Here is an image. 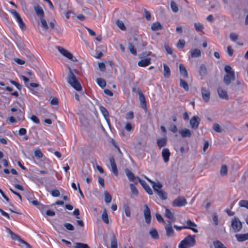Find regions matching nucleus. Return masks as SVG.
<instances>
[{
	"label": "nucleus",
	"mask_w": 248,
	"mask_h": 248,
	"mask_svg": "<svg viewBox=\"0 0 248 248\" xmlns=\"http://www.w3.org/2000/svg\"><path fill=\"white\" fill-rule=\"evenodd\" d=\"M67 82L77 91H80L82 90L80 82L70 67L67 76Z\"/></svg>",
	"instance_id": "f257e3e1"
},
{
	"label": "nucleus",
	"mask_w": 248,
	"mask_h": 248,
	"mask_svg": "<svg viewBox=\"0 0 248 248\" xmlns=\"http://www.w3.org/2000/svg\"><path fill=\"white\" fill-rule=\"evenodd\" d=\"M224 71L226 74L223 77V82L226 86H229L231 84L232 81H234L235 79V72L229 65L225 66Z\"/></svg>",
	"instance_id": "f03ea898"
},
{
	"label": "nucleus",
	"mask_w": 248,
	"mask_h": 248,
	"mask_svg": "<svg viewBox=\"0 0 248 248\" xmlns=\"http://www.w3.org/2000/svg\"><path fill=\"white\" fill-rule=\"evenodd\" d=\"M196 236L195 235H188L178 245L179 248H189L196 244Z\"/></svg>",
	"instance_id": "7ed1b4c3"
},
{
	"label": "nucleus",
	"mask_w": 248,
	"mask_h": 248,
	"mask_svg": "<svg viewBox=\"0 0 248 248\" xmlns=\"http://www.w3.org/2000/svg\"><path fill=\"white\" fill-rule=\"evenodd\" d=\"M57 49L59 51L64 57H66L68 59L73 61L77 62V59L74 57L72 53H71L67 50L64 49L62 46H57Z\"/></svg>",
	"instance_id": "20e7f679"
},
{
	"label": "nucleus",
	"mask_w": 248,
	"mask_h": 248,
	"mask_svg": "<svg viewBox=\"0 0 248 248\" xmlns=\"http://www.w3.org/2000/svg\"><path fill=\"white\" fill-rule=\"evenodd\" d=\"M11 13L15 17L16 21L18 22L19 27L23 31L26 30V26L21 18L20 15L15 10H12Z\"/></svg>",
	"instance_id": "39448f33"
},
{
	"label": "nucleus",
	"mask_w": 248,
	"mask_h": 248,
	"mask_svg": "<svg viewBox=\"0 0 248 248\" xmlns=\"http://www.w3.org/2000/svg\"><path fill=\"white\" fill-rule=\"evenodd\" d=\"M231 226L234 232H239L242 227L241 222L236 217H234L232 219Z\"/></svg>",
	"instance_id": "423d86ee"
},
{
	"label": "nucleus",
	"mask_w": 248,
	"mask_h": 248,
	"mask_svg": "<svg viewBox=\"0 0 248 248\" xmlns=\"http://www.w3.org/2000/svg\"><path fill=\"white\" fill-rule=\"evenodd\" d=\"M144 209L143 210V215L145 218V222L147 224H150L151 222V211L148 205L145 204L144 205Z\"/></svg>",
	"instance_id": "0eeeda50"
},
{
	"label": "nucleus",
	"mask_w": 248,
	"mask_h": 248,
	"mask_svg": "<svg viewBox=\"0 0 248 248\" xmlns=\"http://www.w3.org/2000/svg\"><path fill=\"white\" fill-rule=\"evenodd\" d=\"M187 203V202L185 198L179 197L175 199L172 203L173 207H181L185 206Z\"/></svg>",
	"instance_id": "6e6552de"
},
{
	"label": "nucleus",
	"mask_w": 248,
	"mask_h": 248,
	"mask_svg": "<svg viewBox=\"0 0 248 248\" xmlns=\"http://www.w3.org/2000/svg\"><path fill=\"white\" fill-rule=\"evenodd\" d=\"M201 122V119L198 116L192 117L190 120V125L191 128L196 129L199 127Z\"/></svg>",
	"instance_id": "1a4fd4ad"
},
{
	"label": "nucleus",
	"mask_w": 248,
	"mask_h": 248,
	"mask_svg": "<svg viewBox=\"0 0 248 248\" xmlns=\"http://www.w3.org/2000/svg\"><path fill=\"white\" fill-rule=\"evenodd\" d=\"M124 171L126 176L130 181L133 182L135 184H138V181L136 177L130 170L126 168L125 169Z\"/></svg>",
	"instance_id": "9d476101"
},
{
	"label": "nucleus",
	"mask_w": 248,
	"mask_h": 248,
	"mask_svg": "<svg viewBox=\"0 0 248 248\" xmlns=\"http://www.w3.org/2000/svg\"><path fill=\"white\" fill-rule=\"evenodd\" d=\"M217 92L220 98L227 100L229 99V96L227 94V91L222 87H218L217 89Z\"/></svg>",
	"instance_id": "9b49d317"
},
{
	"label": "nucleus",
	"mask_w": 248,
	"mask_h": 248,
	"mask_svg": "<svg viewBox=\"0 0 248 248\" xmlns=\"http://www.w3.org/2000/svg\"><path fill=\"white\" fill-rule=\"evenodd\" d=\"M109 161L111 167V171L115 176L118 175V171L117 168V166L115 163L114 158L112 156L109 158Z\"/></svg>",
	"instance_id": "f8f14e48"
},
{
	"label": "nucleus",
	"mask_w": 248,
	"mask_h": 248,
	"mask_svg": "<svg viewBox=\"0 0 248 248\" xmlns=\"http://www.w3.org/2000/svg\"><path fill=\"white\" fill-rule=\"evenodd\" d=\"M162 156L165 163L169 162L170 155V152L168 148H164L162 151Z\"/></svg>",
	"instance_id": "ddd939ff"
},
{
	"label": "nucleus",
	"mask_w": 248,
	"mask_h": 248,
	"mask_svg": "<svg viewBox=\"0 0 248 248\" xmlns=\"http://www.w3.org/2000/svg\"><path fill=\"white\" fill-rule=\"evenodd\" d=\"M138 179L139 182L141 184V185L142 186V187L144 188V189L145 190V191L149 195H152L153 194L152 190L150 188V187L148 185V184L146 183V182L144 180H141L139 178H138Z\"/></svg>",
	"instance_id": "4468645a"
},
{
	"label": "nucleus",
	"mask_w": 248,
	"mask_h": 248,
	"mask_svg": "<svg viewBox=\"0 0 248 248\" xmlns=\"http://www.w3.org/2000/svg\"><path fill=\"white\" fill-rule=\"evenodd\" d=\"M202 97L203 100L205 102H207L210 98V93L204 88H202L201 89Z\"/></svg>",
	"instance_id": "2eb2a0df"
},
{
	"label": "nucleus",
	"mask_w": 248,
	"mask_h": 248,
	"mask_svg": "<svg viewBox=\"0 0 248 248\" xmlns=\"http://www.w3.org/2000/svg\"><path fill=\"white\" fill-rule=\"evenodd\" d=\"M179 132L183 138H190L192 135L191 131L187 128L181 129L179 131Z\"/></svg>",
	"instance_id": "dca6fc26"
},
{
	"label": "nucleus",
	"mask_w": 248,
	"mask_h": 248,
	"mask_svg": "<svg viewBox=\"0 0 248 248\" xmlns=\"http://www.w3.org/2000/svg\"><path fill=\"white\" fill-rule=\"evenodd\" d=\"M165 216L166 217L174 222L176 220V218L174 217V212H171L170 209L167 208H165Z\"/></svg>",
	"instance_id": "f3484780"
},
{
	"label": "nucleus",
	"mask_w": 248,
	"mask_h": 248,
	"mask_svg": "<svg viewBox=\"0 0 248 248\" xmlns=\"http://www.w3.org/2000/svg\"><path fill=\"white\" fill-rule=\"evenodd\" d=\"M169 224L166 225L165 227L166 235L168 237H171L174 235V231L171 226V224L170 221H168Z\"/></svg>",
	"instance_id": "a211bd4d"
},
{
	"label": "nucleus",
	"mask_w": 248,
	"mask_h": 248,
	"mask_svg": "<svg viewBox=\"0 0 248 248\" xmlns=\"http://www.w3.org/2000/svg\"><path fill=\"white\" fill-rule=\"evenodd\" d=\"M167 138H161L157 140L156 144L159 149L165 147L167 144Z\"/></svg>",
	"instance_id": "6ab92c4d"
},
{
	"label": "nucleus",
	"mask_w": 248,
	"mask_h": 248,
	"mask_svg": "<svg viewBox=\"0 0 248 248\" xmlns=\"http://www.w3.org/2000/svg\"><path fill=\"white\" fill-rule=\"evenodd\" d=\"M99 109L103 115L104 116L105 119L108 124L109 123V115L108 111L107 109L104 107L101 106L99 107Z\"/></svg>",
	"instance_id": "aec40b11"
},
{
	"label": "nucleus",
	"mask_w": 248,
	"mask_h": 248,
	"mask_svg": "<svg viewBox=\"0 0 248 248\" xmlns=\"http://www.w3.org/2000/svg\"><path fill=\"white\" fill-rule=\"evenodd\" d=\"M139 99L140 100V104L142 108L146 109V103L145 100V97L144 94L141 91H139Z\"/></svg>",
	"instance_id": "412c9836"
},
{
	"label": "nucleus",
	"mask_w": 248,
	"mask_h": 248,
	"mask_svg": "<svg viewBox=\"0 0 248 248\" xmlns=\"http://www.w3.org/2000/svg\"><path fill=\"white\" fill-rule=\"evenodd\" d=\"M151 63V58L142 59L138 62V65L140 67H145Z\"/></svg>",
	"instance_id": "4be33fe9"
},
{
	"label": "nucleus",
	"mask_w": 248,
	"mask_h": 248,
	"mask_svg": "<svg viewBox=\"0 0 248 248\" xmlns=\"http://www.w3.org/2000/svg\"><path fill=\"white\" fill-rule=\"evenodd\" d=\"M179 70H180V74L184 78H187L188 77L187 71L184 64H179Z\"/></svg>",
	"instance_id": "5701e85b"
},
{
	"label": "nucleus",
	"mask_w": 248,
	"mask_h": 248,
	"mask_svg": "<svg viewBox=\"0 0 248 248\" xmlns=\"http://www.w3.org/2000/svg\"><path fill=\"white\" fill-rule=\"evenodd\" d=\"M34 10L36 15L40 17H44V12L42 8L39 5L34 6Z\"/></svg>",
	"instance_id": "b1692460"
},
{
	"label": "nucleus",
	"mask_w": 248,
	"mask_h": 248,
	"mask_svg": "<svg viewBox=\"0 0 248 248\" xmlns=\"http://www.w3.org/2000/svg\"><path fill=\"white\" fill-rule=\"evenodd\" d=\"M151 184L152 185L154 190L155 192L160 190V189H161L163 186L162 184L159 181H157L156 182L153 181V183H152Z\"/></svg>",
	"instance_id": "393cba45"
},
{
	"label": "nucleus",
	"mask_w": 248,
	"mask_h": 248,
	"mask_svg": "<svg viewBox=\"0 0 248 248\" xmlns=\"http://www.w3.org/2000/svg\"><path fill=\"white\" fill-rule=\"evenodd\" d=\"M235 237L238 241L243 242L248 239V234H236Z\"/></svg>",
	"instance_id": "a878e982"
},
{
	"label": "nucleus",
	"mask_w": 248,
	"mask_h": 248,
	"mask_svg": "<svg viewBox=\"0 0 248 248\" xmlns=\"http://www.w3.org/2000/svg\"><path fill=\"white\" fill-rule=\"evenodd\" d=\"M190 52L192 58H198L201 55V50L197 48L191 50Z\"/></svg>",
	"instance_id": "bb28decb"
},
{
	"label": "nucleus",
	"mask_w": 248,
	"mask_h": 248,
	"mask_svg": "<svg viewBox=\"0 0 248 248\" xmlns=\"http://www.w3.org/2000/svg\"><path fill=\"white\" fill-rule=\"evenodd\" d=\"M162 29V26L159 22H154L151 25V29L154 31L160 30Z\"/></svg>",
	"instance_id": "cd10ccee"
},
{
	"label": "nucleus",
	"mask_w": 248,
	"mask_h": 248,
	"mask_svg": "<svg viewBox=\"0 0 248 248\" xmlns=\"http://www.w3.org/2000/svg\"><path fill=\"white\" fill-rule=\"evenodd\" d=\"M70 248H90V247L87 244L76 242L74 246H71Z\"/></svg>",
	"instance_id": "c85d7f7f"
},
{
	"label": "nucleus",
	"mask_w": 248,
	"mask_h": 248,
	"mask_svg": "<svg viewBox=\"0 0 248 248\" xmlns=\"http://www.w3.org/2000/svg\"><path fill=\"white\" fill-rule=\"evenodd\" d=\"M164 73L163 75L165 78H169L170 76V70L169 67L166 64H163Z\"/></svg>",
	"instance_id": "c756f323"
},
{
	"label": "nucleus",
	"mask_w": 248,
	"mask_h": 248,
	"mask_svg": "<svg viewBox=\"0 0 248 248\" xmlns=\"http://www.w3.org/2000/svg\"><path fill=\"white\" fill-rule=\"evenodd\" d=\"M24 109L23 108L19 109L17 111V118L19 121H23L24 120Z\"/></svg>",
	"instance_id": "7c9ffc66"
},
{
	"label": "nucleus",
	"mask_w": 248,
	"mask_h": 248,
	"mask_svg": "<svg viewBox=\"0 0 248 248\" xmlns=\"http://www.w3.org/2000/svg\"><path fill=\"white\" fill-rule=\"evenodd\" d=\"M102 219L106 224H108L109 223V219L107 214V211L105 208L104 209L103 213L102 214Z\"/></svg>",
	"instance_id": "2f4dec72"
},
{
	"label": "nucleus",
	"mask_w": 248,
	"mask_h": 248,
	"mask_svg": "<svg viewBox=\"0 0 248 248\" xmlns=\"http://www.w3.org/2000/svg\"><path fill=\"white\" fill-rule=\"evenodd\" d=\"M200 75L204 77L207 74V68L204 64H201L199 70Z\"/></svg>",
	"instance_id": "473e14b6"
},
{
	"label": "nucleus",
	"mask_w": 248,
	"mask_h": 248,
	"mask_svg": "<svg viewBox=\"0 0 248 248\" xmlns=\"http://www.w3.org/2000/svg\"><path fill=\"white\" fill-rule=\"evenodd\" d=\"M152 238L157 239L159 238V234L157 230L155 228H152L149 232Z\"/></svg>",
	"instance_id": "72a5a7b5"
},
{
	"label": "nucleus",
	"mask_w": 248,
	"mask_h": 248,
	"mask_svg": "<svg viewBox=\"0 0 248 248\" xmlns=\"http://www.w3.org/2000/svg\"><path fill=\"white\" fill-rule=\"evenodd\" d=\"M173 227L177 231H180V230H181L183 229H189L192 230L195 232H198V230L197 229H195V228H192V227H190L178 226L176 225H174Z\"/></svg>",
	"instance_id": "f704fd0d"
},
{
	"label": "nucleus",
	"mask_w": 248,
	"mask_h": 248,
	"mask_svg": "<svg viewBox=\"0 0 248 248\" xmlns=\"http://www.w3.org/2000/svg\"><path fill=\"white\" fill-rule=\"evenodd\" d=\"M180 86L186 91H188L189 90V86L187 83L182 78L180 79Z\"/></svg>",
	"instance_id": "c9c22d12"
},
{
	"label": "nucleus",
	"mask_w": 248,
	"mask_h": 248,
	"mask_svg": "<svg viewBox=\"0 0 248 248\" xmlns=\"http://www.w3.org/2000/svg\"><path fill=\"white\" fill-rule=\"evenodd\" d=\"M156 193L158 195V196L160 197V198L162 200H165L167 199V193L163 190L162 189H160V190L157 191L156 192Z\"/></svg>",
	"instance_id": "e433bc0d"
},
{
	"label": "nucleus",
	"mask_w": 248,
	"mask_h": 248,
	"mask_svg": "<svg viewBox=\"0 0 248 248\" xmlns=\"http://www.w3.org/2000/svg\"><path fill=\"white\" fill-rule=\"evenodd\" d=\"M117 240L115 236L113 234L111 239L110 248H117Z\"/></svg>",
	"instance_id": "4c0bfd02"
},
{
	"label": "nucleus",
	"mask_w": 248,
	"mask_h": 248,
	"mask_svg": "<svg viewBox=\"0 0 248 248\" xmlns=\"http://www.w3.org/2000/svg\"><path fill=\"white\" fill-rule=\"evenodd\" d=\"M128 48L130 52L134 56L137 55V49L134 46L131 42L128 43Z\"/></svg>",
	"instance_id": "58836bf2"
},
{
	"label": "nucleus",
	"mask_w": 248,
	"mask_h": 248,
	"mask_svg": "<svg viewBox=\"0 0 248 248\" xmlns=\"http://www.w3.org/2000/svg\"><path fill=\"white\" fill-rule=\"evenodd\" d=\"M104 196H105V202L107 203H108L111 202L112 200V197L108 192V191H105L104 192Z\"/></svg>",
	"instance_id": "ea45409f"
},
{
	"label": "nucleus",
	"mask_w": 248,
	"mask_h": 248,
	"mask_svg": "<svg viewBox=\"0 0 248 248\" xmlns=\"http://www.w3.org/2000/svg\"><path fill=\"white\" fill-rule=\"evenodd\" d=\"M220 173L221 176L226 175L228 173V167L227 165H223L221 166L220 170Z\"/></svg>",
	"instance_id": "a19ab883"
},
{
	"label": "nucleus",
	"mask_w": 248,
	"mask_h": 248,
	"mask_svg": "<svg viewBox=\"0 0 248 248\" xmlns=\"http://www.w3.org/2000/svg\"><path fill=\"white\" fill-rule=\"evenodd\" d=\"M215 248H227L219 240L213 242Z\"/></svg>",
	"instance_id": "79ce46f5"
},
{
	"label": "nucleus",
	"mask_w": 248,
	"mask_h": 248,
	"mask_svg": "<svg viewBox=\"0 0 248 248\" xmlns=\"http://www.w3.org/2000/svg\"><path fill=\"white\" fill-rule=\"evenodd\" d=\"M194 27L197 31H201L202 33H203V32L202 31V30L203 29V26L202 24H201L200 23H194Z\"/></svg>",
	"instance_id": "37998d69"
},
{
	"label": "nucleus",
	"mask_w": 248,
	"mask_h": 248,
	"mask_svg": "<svg viewBox=\"0 0 248 248\" xmlns=\"http://www.w3.org/2000/svg\"><path fill=\"white\" fill-rule=\"evenodd\" d=\"M96 81L99 86H100L101 88H104L106 85V82L105 80L101 78H97L96 79Z\"/></svg>",
	"instance_id": "c03bdc74"
},
{
	"label": "nucleus",
	"mask_w": 248,
	"mask_h": 248,
	"mask_svg": "<svg viewBox=\"0 0 248 248\" xmlns=\"http://www.w3.org/2000/svg\"><path fill=\"white\" fill-rule=\"evenodd\" d=\"M170 7L172 11L174 13H177L179 10L176 3L174 1H171L170 2Z\"/></svg>",
	"instance_id": "a18cd8bd"
},
{
	"label": "nucleus",
	"mask_w": 248,
	"mask_h": 248,
	"mask_svg": "<svg viewBox=\"0 0 248 248\" xmlns=\"http://www.w3.org/2000/svg\"><path fill=\"white\" fill-rule=\"evenodd\" d=\"M213 128L214 130V131L217 133H221L222 131V129L220 126V125L217 123H215L213 124Z\"/></svg>",
	"instance_id": "49530a36"
},
{
	"label": "nucleus",
	"mask_w": 248,
	"mask_h": 248,
	"mask_svg": "<svg viewBox=\"0 0 248 248\" xmlns=\"http://www.w3.org/2000/svg\"><path fill=\"white\" fill-rule=\"evenodd\" d=\"M130 187L132 194H133L135 195H137L138 194V191L135 186V184H131L130 185Z\"/></svg>",
	"instance_id": "de8ad7c7"
},
{
	"label": "nucleus",
	"mask_w": 248,
	"mask_h": 248,
	"mask_svg": "<svg viewBox=\"0 0 248 248\" xmlns=\"http://www.w3.org/2000/svg\"><path fill=\"white\" fill-rule=\"evenodd\" d=\"M239 205L241 207H244L248 209V200H241L239 202Z\"/></svg>",
	"instance_id": "09e8293b"
},
{
	"label": "nucleus",
	"mask_w": 248,
	"mask_h": 248,
	"mask_svg": "<svg viewBox=\"0 0 248 248\" xmlns=\"http://www.w3.org/2000/svg\"><path fill=\"white\" fill-rule=\"evenodd\" d=\"M117 25L119 27V28L125 31L126 30V27H125L123 22L121 20H118L117 22Z\"/></svg>",
	"instance_id": "8fccbe9b"
},
{
	"label": "nucleus",
	"mask_w": 248,
	"mask_h": 248,
	"mask_svg": "<svg viewBox=\"0 0 248 248\" xmlns=\"http://www.w3.org/2000/svg\"><path fill=\"white\" fill-rule=\"evenodd\" d=\"M40 21L42 27L45 29V30H47L48 29V26L47 24L46 20L44 18V17H40Z\"/></svg>",
	"instance_id": "3c124183"
},
{
	"label": "nucleus",
	"mask_w": 248,
	"mask_h": 248,
	"mask_svg": "<svg viewBox=\"0 0 248 248\" xmlns=\"http://www.w3.org/2000/svg\"><path fill=\"white\" fill-rule=\"evenodd\" d=\"M124 128L126 131L128 132H132L134 130V127L129 123H128L126 124Z\"/></svg>",
	"instance_id": "603ef678"
},
{
	"label": "nucleus",
	"mask_w": 248,
	"mask_h": 248,
	"mask_svg": "<svg viewBox=\"0 0 248 248\" xmlns=\"http://www.w3.org/2000/svg\"><path fill=\"white\" fill-rule=\"evenodd\" d=\"M63 225L67 230L74 231L75 229L74 226L69 223H65Z\"/></svg>",
	"instance_id": "864d4df0"
},
{
	"label": "nucleus",
	"mask_w": 248,
	"mask_h": 248,
	"mask_svg": "<svg viewBox=\"0 0 248 248\" xmlns=\"http://www.w3.org/2000/svg\"><path fill=\"white\" fill-rule=\"evenodd\" d=\"M185 45V41L184 40H179L177 44V46L180 48H183Z\"/></svg>",
	"instance_id": "5fc2aeb1"
},
{
	"label": "nucleus",
	"mask_w": 248,
	"mask_h": 248,
	"mask_svg": "<svg viewBox=\"0 0 248 248\" xmlns=\"http://www.w3.org/2000/svg\"><path fill=\"white\" fill-rule=\"evenodd\" d=\"M51 194L52 196L55 197H59L60 195V191L58 189H54L51 191Z\"/></svg>",
	"instance_id": "6e6d98bb"
},
{
	"label": "nucleus",
	"mask_w": 248,
	"mask_h": 248,
	"mask_svg": "<svg viewBox=\"0 0 248 248\" xmlns=\"http://www.w3.org/2000/svg\"><path fill=\"white\" fill-rule=\"evenodd\" d=\"M34 155L36 157L38 158H41L43 157V154L40 150H35L34 151Z\"/></svg>",
	"instance_id": "4d7b16f0"
},
{
	"label": "nucleus",
	"mask_w": 248,
	"mask_h": 248,
	"mask_svg": "<svg viewBox=\"0 0 248 248\" xmlns=\"http://www.w3.org/2000/svg\"><path fill=\"white\" fill-rule=\"evenodd\" d=\"M230 37L232 41L235 42L238 39V35L234 33H231Z\"/></svg>",
	"instance_id": "13d9d810"
},
{
	"label": "nucleus",
	"mask_w": 248,
	"mask_h": 248,
	"mask_svg": "<svg viewBox=\"0 0 248 248\" xmlns=\"http://www.w3.org/2000/svg\"><path fill=\"white\" fill-rule=\"evenodd\" d=\"M144 16L147 20H150L151 18V14L146 9H144Z\"/></svg>",
	"instance_id": "bf43d9fd"
},
{
	"label": "nucleus",
	"mask_w": 248,
	"mask_h": 248,
	"mask_svg": "<svg viewBox=\"0 0 248 248\" xmlns=\"http://www.w3.org/2000/svg\"><path fill=\"white\" fill-rule=\"evenodd\" d=\"M10 83L11 84H12L13 85H15L18 90H20L22 88V86L19 84L18 83V82L14 81V80H11L10 81Z\"/></svg>",
	"instance_id": "052dcab7"
},
{
	"label": "nucleus",
	"mask_w": 248,
	"mask_h": 248,
	"mask_svg": "<svg viewBox=\"0 0 248 248\" xmlns=\"http://www.w3.org/2000/svg\"><path fill=\"white\" fill-rule=\"evenodd\" d=\"M26 197L27 199L28 200V201L30 202H31L32 201V199H33L34 196L32 195V194H31L30 192H28L26 194Z\"/></svg>",
	"instance_id": "680f3d73"
},
{
	"label": "nucleus",
	"mask_w": 248,
	"mask_h": 248,
	"mask_svg": "<svg viewBox=\"0 0 248 248\" xmlns=\"http://www.w3.org/2000/svg\"><path fill=\"white\" fill-rule=\"evenodd\" d=\"M124 212L125 214V215L128 217H130L131 216V212H130V209L129 206H126L124 207Z\"/></svg>",
	"instance_id": "e2e57ef3"
},
{
	"label": "nucleus",
	"mask_w": 248,
	"mask_h": 248,
	"mask_svg": "<svg viewBox=\"0 0 248 248\" xmlns=\"http://www.w3.org/2000/svg\"><path fill=\"white\" fill-rule=\"evenodd\" d=\"M155 216H156V218L158 222H162L163 223H165L164 219L163 218V217H162V216H161L160 214L156 213L155 215Z\"/></svg>",
	"instance_id": "0e129e2a"
},
{
	"label": "nucleus",
	"mask_w": 248,
	"mask_h": 248,
	"mask_svg": "<svg viewBox=\"0 0 248 248\" xmlns=\"http://www.w3.org/2000/svg\"><path fill=\"white\" fill-rule=\"evenodd\" d=\"M134 118V113L132 111H130L127 113L126 115V119L128 120H131L132 119Z\"/></svg>",
	"instance_id": "69168bd1"
},
{
	"label": "nucleus",
	"mask_w": 248,
	"mask_h": 248,
	"mask_svg": "<svg viewBox=\"0 0 248 248\" xmlns=\"http://www.w3.org/2000/svg\"><path fill=\"white\" fill-rule=\"evenodd\" d=\"M170 130L172 132L175 133L177 132L178 129L176 125L172 124L170 126Z\"/></svg>",
	"instance_id": "338daca9"
},
{
	"label": "nucleus",
	"mask_w": 248,
	"mask_h": 248,
	"mask_svg": "<svg viewBox=\"0 0 248 248\" xmlns=\"http://www.w3.org/2000/svg\"><path fill=\"white\" fill-rule=\"evenodd\" d=\"M213 219L215 225H217L218 224V216L217 213L214 214Z\"/></svg>",
	"instance_id": "774afa93"
}]
</instances>
